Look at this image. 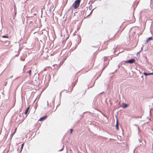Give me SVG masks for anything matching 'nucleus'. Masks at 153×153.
Segmentation results:
<instances>
[{
    "label": "nucleus",
    "instance_id": "obj_1",
    "mask_svg": "<svg viewBox=\"0 0 153 153\" xmlns=\"http://www.w3.org/2000/svg\"><path fill=\"white\" fill-rule=\"evenodd\" d=\"M80 2V0H76L72 4V7H74L75 9L79 7Z\"/></svg>",
    "mask_w": 153,
    "mask_h": 153
},
{
    "label": "nucleus",
    "instance_id": "obj_2",
    "mask_svg": "<svg viewBox=\"0 0 153 153\" xmlns=\"http://www.w3.org/2000/svg\"><path fill=\"white\" fill-rule=\"evenodd\" d=\"M135 61V60L134 59H131L128 60L126 61L125 62L126 63L132 64Z\"/></svg>",
    "mask_w": 153,
    "mask_h": 153
},
{
    "label": "nucleus",
    "instance_id": "obj_3",
    "mask_svg": "<svg viewBox=\"0 0 153 153\" xmlns=\"http://www.w3.org/2000/svg\"><path fill=\"white\" fill-rule=\"evenodd\" d=\"M47 117V116H44V117H41L39 120V121H43V120H44Z\"/></svg>",
    "mask_w": 153,
    "mask_h": 153
},
{
    "label": "nucleus",
    "instance_id": "obj_4",
    "mask_svg": "<svg viewBox=\"0 0 153 153\" xmlns=\"http://www.w3.org/2000/svg\"><path fill=\"white\" fill-rule=\"evenodd\" d=\"M16 129H17V128H16L15 129V131H14V132L12 134H11V135H10V137H11V138H12L13 136V135L14 134L16 133Z\"/></svg>",
    "mask_w": 153,
    "mask_h": 153
},
{
    "label": "nucleus",
    "instance_id": "obj_5",
    "mask_svg": "<svg viewBox=\"0 0 153 153\" xmlns=\"http://www.w3.org/2000/svg\"><path fill=\"white\" fill-rule=\"evenodd\" d=\"M30 106H29L26 109L25 111V114L26 115L29 111V110L30 109Z\"/></svg>",
    "mask_w": 153,
    "mask_h": 153
},
{
    "label": "nucleus",
    "instance_id": "obj_6",
    "mask_svg": "<svg viewBox=\"0 0 153 153\" xmlns=\"http://www.w3.org/2000/svg\"><path fill=\"white\" fill-rule=\"evenodd\" d=\"M127 106V105L125 103H123L122 105V107L123 108H126Z\"/></svg>",
    "mask_w": 153,
    "mask_h": 153
},
{
    "label": "nucleus",
    "instance_id": "obj_7",
    "mask_svg": "<svg viewBox=\"0 0 153 153\" xmlns=\"http://www.w3.org/2000/svg\"><path fill=\"white\" fill-rule=\"evenodd\" d=\"M153 38L152 37H150L147 40H146V42L148 43L149 40H152Z\"/></svg>",
    "mask_w": 153,
    "mask_h": 153
},
{
    "label": "nucleus",
    "instance_id": "obj_8",
    "mask_svg": "<svg viewBox=\"0 0 153 153\" xmlns=\"http://www.w3.org/2000/svg\"><path fill=\"white\" fill-rule=\"evenodd\" d=\"M116 129L117 130L118 129V128H119L118 124V123L117 121V123H116Z\"/></svg>",
    "mask_w": 153,
    "mask_h": 153
},
{
    "label": "nucleus",
    "instance_id": "obj_9",
    "mask_svg": "<svg viewBox=\"0 0 153 153\" xmlns=\"http://www.w3.org/2000/svg\"><path fill=\"white\" fill-rule=\"evenodd\" d=\"M143 74L145 75V76H147V75H151V73H149V74H147L146 73L144 72L143 73Z\"/></svg>",
    "mask_w": 153,
    "mask_h": 153
},
{
    "label": "nucleus",
    "instance_id": "obj_10",
    "mask_svg": "<svg viewBox=\"0 0 153 153\" xmlns=\"http://www.w3.org/2000/svg\"><path fill=\"white\" fill-rule=\"evenodd\" d=\"M2 38H8V37L7 36H6V35H4V36H2Z\"/></svg>",
    "mask_w": 153,
    "mask_h": 153
},
{
    "label": "nucleus",
    "instance_id": "obj_11",
    "mask_svg": "<svg viewBox=\"0 0 153 153\" xmlns=\"http://www.w3.org/2000/svg\"><path fill=\"white\" fill-rule=\"evenodd\" d=\"M31 70H30L28 72H27V73H29L30 75H31Z\"/></svg>",
    "mask_w": 153,
    "mask_h": 153
},
{
    "label": "nucleus",
    "instance_id": "obj_12",
    "mask_svg": "<svg viewBox=\"0 0 153 153\" xmlns=\"http://www.w3.org/2000/svg\"><path fill=\"white\" fill-rule=\"evenodd\" d=\"M24 143L22 144V146H21V150H22V149H23V147L24 146Z\"/></svg>",
    "mask_w": 153,
    "mask_h": 153
},
{
    "label": "nucleus",
    "instance_id": "obj_13",
    "mask_svg": "<svg viewBox=\"0 0 153 153\" xmlns=\"http://www.w3.org/2000/svg\"><path fill=\"white\" fill-rule=\"evenodd\" d=\"M103 45L104 46H105V47H107V45L106 44H104Z\"/></svg>",
    "mask_w": 153,
    "mask_h": 153
},
{
    "label": "nucleus",
    "instance_id": "obj_14",
    "mask_svg": "<svg viewBox=\"0 0 153 153\" xmlns=\"http://www.w3.org/2000/svg\"><path fill=\"white\" fill-rule=\"evenodd\" d=\"M73 129H70V132H71V133L72 132H73Z\"/></svg>",
    "mask_w": 153,
    "mask_h": 153
},
{
    "label": "nucleus",
    "instance_id": "obj_15",
    "mask_svg": "<svg viewBox=\"0 0 153 153\" xmlns=\"http://www.w3.org/2000/svg\"><path fill=\"white\" fill-rule=\"evenodd\" d=\"M151 75H153V73H151Z\"/></svg>",
    "mask_w": 153,
    "mask_h": 153
},
{
    "label": "nucleus",
    "instance_id": "obj_16",
    "mask_svg": "<svg viewBox=\"0 0 153 153\" xmlns=\"http://www.w3.org/2000/svg\"><path fill=\"white\" fill-rule=\"evenodd\" d=\"M61 63H61V62H60V64H59V65H62V64H61Z\"/></svg>",
    "mask_w": 153,
    "mask_h": 153
},
{
    "label": "nucleus",
    "instance_id": "obj_17",
    "mask_svg": "<svg viewBox=\"0 0 153 153\" xmlns=\"http://www.w3.org/2000/svg\"><path fill=\"white\" fill-rule=\"evenodd\" d=\"M75 85V84H73V85H74V86H74V85Z\"/></svg>",
    "mask_w": 153,
    "mask_h": 153
}]
</instances>
